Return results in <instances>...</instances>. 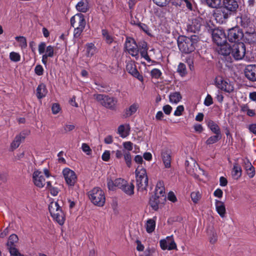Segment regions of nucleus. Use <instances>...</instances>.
<instances>
[{"label":"nucleus","instance_id":"79ce46f5","mask_svg":"<svg viewBox=\"0 0 256 256\" xmlns=\"http://www.w3.org/2000/svg\"><path fill=\"white\" fill-rule=\"evenodd\" d=\"M138 52H140V54L141 52H147L148 50V44L147 42L144 40L140 41L138 42Z\"/></svg>","mask_w":256,"mask_h":256},{"label":"nucleus","instance_id":"bf43d9fd","mask_svg":"<svg viewBox=\"0 0 256 256\" xmlns=\"http://www.w3.org/2000/svg\"><path fill=\"white\" fill-rule=\"evenodd\" d=\"M74 128L75 126L73 124H67L61 130V132L62 134H66L68 132L72 131Z\"/></svg>","mask_w":256,"mask_h":256},{"label":"nucleus","instance_id":"37998d69","mask_svg":"<svg viewBox=\"0 0 256 256\" xmlns=\"http://www.w3.org/2000/svg\"><path fill=\"white\" fill-rule=\"evenodd\" d=\"M190 197L192 202L196 204L201 198V194L199 191L193 192L190 194Z\"/></svg>","mask_w":256,"mask_h":256},{"label":"nucleus","instance_id":"603ef678","mask_svg":"<svg viewBox=\"0 0 256 256\" xmlns=\"http://www.w3.org/2000/svg\"><path fill=\"white\" fill-rule=\"evenodd\" d=\"M84 28H81L80 27H74V36L75 38H80V36L84 31Z\"/></svg>","mask_w":256,"mask_h":256},{"label":"nucleus","instance_id":"aec40b11","mask_svg":"<svg viewBox=\"0 0 256 256\" xmlns=\"http://www.w3.org/2000/svg\"><path fill=\"white\" fill-rule=\"evenodd\" d=\"M246 42L252 44L256 42V32L253 27H250V30H248L243 37Z\"/></svg>","mask_w":256,"mask_h":256},{"label":"nucleus","instance_id":"c9c22d12","mask_svg":"<svg viewBox=\"0 0 256 256\" xmlns=\"http://www.w3.org/2000/svg\"><path fill=\"white\" fill-rule=\"evenodd\" d=\"M118 133L122 138H124L130 134L129 128L128 130H126L124 126V124H121L118 127Z\"/></svg>","mask_w":256,"mask_h":256},{"label":"nucleus","instance_id":"f257e3e1","mask_svg":"<svg viewBox=\"0 0 256 256\" xmlns=\"http://www.w3.org/2000/svg\"><path fill=\"white\" fill-rule=\"evenodd\" d=\"M238 8L236 0H223L221 7L217 8L214 13V16L220 24L226 22L232 16L236 14Z\"/></svg>","mask_w":256,"mask_h":256},{"label":"nucleus","instance_id":"338daca9","mask_svg":"<svg viewBox=\"0 0 256 256\" xmlns=\"http://www.w3.org/2000/svg\"><path fill=\"white\" fill-rule=\"evenodd\" d=\"M82 148L84 152H86L87 154H90V152L92 151L90 147L89 146L86 144L83 143L82 145Z\"/></svg>","mask_w":256,"mask_h":256},{"label":"nucleus","instance_id":"9b49d317","mask_svg":"<svg viewBox=\"0 0 256 256\" xmlns=\"http://www.w3.org/2000/svg\"><path fill=\"white\" fill-rule=\"evenodd\" d=\"M124 48L125 51L134 57H138V44L135 40L131 37H126Z\"/></svg>","mask_w":256,"mask_h":256},{"label":"nucleus","instance_id":"a878e982","mask_svg":"<svg viewBox=\"0 0 256 256\" xmlns=\"http://www.w3.org/2000/svg\"><path fill=\"white\" fill-rule=\"evenodd\" d=\"M76 7L78 12L85 13L89 9L88 2L87 0H81L76 4Z\"/></svg>","mask_w":256,"mask_h":256},{"label":"nucleus","instance_id":"49530a36","mask_svg":"<svg viewBox=\"0 0 256 256\" xmlns=\"http://www.w3.org/2000/svg\"><path fill=\"white\" fill-rule=\"evenodd\" d=\"M127 181L122 178H118L115 180V186L122 190L125 184H126Z\"/></svg>","mask_w":256,"mask_h":256},{"label":"nucleus","instance_id":"7ed1b4c3","mask_svg":"<svg viewBox=\"0 0 256 256\" xmlns=\"http://www.w3.org/2000/svg\"><path fill=\"white\" fill-rule=\"evenodd\" d=\"M48 210L54 220L62 226L66 220V214L58 202H52L48 205Z\"/></svg>","mask_w":256,"mask_h":256},{"label":"nucleus","instance_id":"f704fd0d","mask_svg":"<svg viewBox=\"0 0 256 256\" xmlns=\"http://www.w3.org/2000/svg\"><path fill=\"white\" fill-rule=\"evenodd\" d=\"M176 72L180 76H185L188 74L186 64L182 62L179 63Z\"/></svg>","mask_w":256,"mask_h":256},{"label":"nucleus","instance_id":"c756f323","mask_svg":"<svg viewBox=\"0 0 256 256\" xmlns=\"http://www.w3.org/2000/svg\"><path fill=\"white\" fill-rule=\"evenodd\" d=\"M208 128L214 134H222L220 126L214 121L210 120L208 124Z\"/></svg>","mask_w":256,"mask_h":256},{"label":"nucleus","instance_id":"473e14b6","mask_svg":"<svg viewBox=\"0 0 256 256\" xmlns=\"http://www.w3.org/2000/svg\"><path fill=\"white\" fill-rule=\"evenodd\" d=\"M222 134H215L214 136H210L206 142L207 145H210L215 144L221 140Z\"/></svg>","mask_w":256,"mask_h":256},{"label":"nucleus","instance_id":"e433bc0d","mask_svg":"<svg viewBox=\"0 0 256 256\" xmlns=\"http://www.w3.org/2000/svg\"><path fill=\"white\" fill-rule=\"evenodd\" d=\"M86 48L87 56H92L94 54L96 48L93 43H88Z\"/></svg>","mask_w":256,"mask_h":256},{"label":"nucleus","instance_id":"4468645a","mask_svg":"<svg viewBox=\"0 0 256 256\" xmlns=\"http://www.w3.org/2000/svg\"><path fill=\"white\" fill-rule=\"evenodd\" d=\"M62 174L66 183L69 186H74L77 180V176L74 172L69 168H65L62 170Z\"/></svg>","mask_w":256,"mask_h":256},{"label":"nucleus","instance_id":"052dcab7","mask_svg":"<svg viewBox=\"0 0 256 256\" xmlns=\"http://www.w3.org/2000/svg\"><path fill=\"white\" fill-rule=\"evenodd\" d=\"M184 111V106L182 105L178 106L175 110L174 114L175 116H180L182 115V112Z\"/></svg>","mask_w":256,"mask_h":256},{"label":"nucleus","instance_id":"9d476101","mask_svg":"<svg viewBox=\"0 0 256 256\" xmlns=\"http://www.w3.org/2000/svg\"><path fill=\"white\" fill-rule=\"evenodd\" d=\"M231 50L232 56L236 60H241L246 55V46L242 42H236L232 44Z\"/></svg>","mask_w":256,"mask_h":256},{"label":"nucleus","instance_id":"680f3d73","mask_svg":"<svg viewBox=\"0 0 256 256\" xmlns=\"http://www.w3.org/2000/svg\"><path fill=\"white\" fill-rule=\"evenodd\" d=\"M186 164V172L188 174H190V175H193V174H196L194 168H191V166L189 165L188 161L186 160V164Z\"/></svg>","mask_w":256,"mask_h":256},{"label":"nucleus","instance_id":"4be33fe9","mask_svg":"<svg viewBox=\"0 0 256 256\" xmlns=\"http://www.w3.org/2000/svg\"><path fill=\"white\" fill-rule=\"evenodd\" d=\"M215 206L216 211L221 218H224L226 213L224 204L223 202L216 200Z\"/></svg>","mask_w":256,"mask_h":256},{"label":"nucleus","instance_id":"5701e85b","mask_svg":"<svg viewBox=\"0 0 256 256\" xmlns=\"http://www.w3.org/2000/svg\"><path fill=\"white\" fill-rule=\"evenodd\" d=\"M217 50L219 54L224 56H227L232 54V46H230L227 43L219 45Z\"/></svg>","mask_w":256,"mask_h":256},{"label":"nucleus","instance_id":"de8ad7c7","mask_svg":"<svg viewBox=\"0 0 256 256\" xmlns=\"http://www.w3.org/2000/svg\"><path fill=\"white\" fill-rule=\"evenodd\" d=\"M10 58L12 62H18L20 60V56L18 52H12L10 54Z\"/></svg>","mask_w":256,"mask_h":256},{"label":"nucleus","instance_id":"412c9836","mask_svg":"<svg viewBox=\"0 0 256 256\" xmlns=\"http://www.w3.org/2000/svg\"><path fill=\"white\" fill-rule=\"evenodd\" d=\"M27 134H28V133L22 132L19 134L16 135L10 144V148L11 150H14L20 146L21 142L24 140L26 135Z\"/></svg>","mask_w":256,"mask_h":256},{"label":"nucleus","instance_id":"4d7b16f0","mask_svg":"<svg viewBox=\"0 0 256 256\" xmlns=\"http://www.w3.org/2000/svg\"><path fill=\"white\" fill-rule=\"evenodd\" d=\"M168 250H176L177 246L174 242V239L170 238V240H168Z\"/></svg>","mask_w":256,"mask_h":256},{"label":"nucleus","instance_id":"09e8293b","mask_svg":"<svg viewBox=\"0 0 256 256\" xmlns=\"http://www.w3.org/2000/svg\"><path fill=\"white\" fill-rule=\"evenodd\" d=\"M10 253L13 256H23L14 246H8Z\"/></svg>","mask_w":256,"mask_h":256},{"label":"nucleus","instance_id":"a19ab883","mask_svg":"<svg viewBox=\"0 0 256 256\" xmlns=\"http://www.w3.org/2000/svg\"><path fill=\"white\" fill-rule=\"evenodd\" d=\"M18 240V236L16 234H11L8 238V240L7 243L8 246H14V244L17 242Z\"/></svg>","mask_w":256,"mask_h":256},{"label":"nucleus","instance_id":"69168bd1","mask_svg":"<svg viewBox=\"0 0 256 256\" xmlns=\"http://www.w3.org/2000/svg\"><path fill=\"white\" fill-rule=\"evenodd\" d=\"M110 152L109 150H105L102 156V159L104 162H108L110 159Z\"/></svg>","mask_w":256,"mask_h":256},{"label":"nucleus","instance_id":"6ab92c4d","mask_svg":"<svg viewBox=\"0 0 256 256\" xmlns=\"http://www.w3.org/2000/svg\"><path fill=\"white\" fill-rule=\"evenodd\" d=\"M166 201V197L152 196L150 200V204L154 210H157L160 204H162Z\"/></svg>","mask_w":256,"mask_h":256},{"label":"nucleus","instance_id":"7c9ffc66","mask_svg":"<svg viewBox=\"0 0 256 256\" xmlns=\"http://www.w3.org/2000/svg\"><path fill=\"white\" fill-rule=\"evenodd\" d=\"M162 156L165 167L170 168L171 166V156L170 154L165 152L162 153Z\"/></svg>","mask_w":256,"mask_h":256},{"label":"nucleus","instance_id":"ea45409f","mask_svg":"<svg viewBox=\"0 0 256 256\" xmlns=\"http://www.w3.org/2000/svg\"><path fill=\"white\" fill-rule=\"evenodd\" d=\"M154 196H162L166 197L165 195V192H164V188L162 186H158V184L156 186V189H155V193Z\"/></svg>","mask_w":256,"mask_h":256},{"label":"nucleus","instance_id":"39448f33","mask_svg":"<svg viewBox=\"0 0 256 256\" xmlns=\"http://www.w3.org/2000/svg\"><path fill=\"white\" fill-rule=\"evenodd\" d=\"M137 190L143 192L146 190L148 185V177L146 170L138 166L135 171Z\"/></svg>","mask_w":256,"mask_h":256},{"label":"nucleus","instance_id":"c85d7f7f","mask_svg":"<svg viewBox=\"0 0 256 256\" xmlns=\"http://www.w3.org/2000/svg\"><path fill=\"white\" fill-rule=\"evenodd\" d=\"M240 24L244 28L252 27V24L250 17L247 14H242L240 16Z\"/></svg>","mask_w":256,"mask_h":256},{"label":"nucleus","instance_id":"2f4dec72","mask_svg":"<svg viewBox=\"0 0 256 256\" xmlns=\"http://www.w3.org/2000/svg\"><path fill=\"white\" fill-rule=\"evenodd\" d=\"M170 101L172 103L178 104L182 98L180 92H174L170 93L169 96Z\"/></svg>","mask_w":256,"mask_h":256},{"label":"nucleus","instance_id":"f3484780","mask_svg":"<svg viewBox=\"0 0 256 256\" xmlns=\"http://www.w3.org/2000/svg\"><path fill=\"white\" fill-rule=\"evenodd\" d=\"M127 72L134 77L136 78L141 82H144V77L136 69V66L132 62L127 64L126 66Z\"/></svg>","mask_w":256,"mask_h":256},{"label":"nucleus","instance_id":"6e6552de","mask_svg":"<svg viewBox=\"0 0 256 256\" xmlns=\"http://www.w3.org/2000/svg\"><path fill=\"white\" fill-rule=\"evenodd\" d=\"M207 25L206 27H208V32L211 34L212 40L215 44L219 46L226 43L227 36L224 30L219 28H213L210 27L208 24Z\"/></svg>","mask_w":256,"mask_h":256},{"label":"nucleus","instance_id":"72a5a7b5","mask_svg":"<svg viewBox=\"0 0 256 256\" xmlns=\"http://www.w3.org/2000/svg\"><path fill=\"white\" fill-rule=\"evenodd\" d=\"M156 228V220L154 219H148L146 224V231L148 233L152 232Z\"/></svg>","mask_w":256,"mask_h":256},{"label":"nucleus","instance_id":"f8f14e48","mask_svg":"<svg viewBox=\"0 0 256 256\" xmlns=\"http://www.w3.org/2000/svg\"><path fill=\"white\" fill-rule=\"evenodd\" d=\"M202 18L200 17H196L189 20L187 24L186 30L188 32L198 33L202 26Z\"/></svg>","mask_w":256,"mask_h":256},{"label":"nucleus","instance_id":"864d4df0","mask_svg":"<svg viewBox=\"0 0 256 256\" xmlns=\"http://www.w3.org/2000/svg\"><path fill=\"white\" fill-rule=\"evenodd\" d=\"M46 55H47L50 58H52L54 56V46H48L46 48V52L45 54Z\"/></svg>","mask_w":256,"mask_h":256},{"label":"nucleus","instance_id":"3c124183","mask_svg":"<svg viewBox=\"0 0 256 256\" xmlns=\"http://www.w3.org/2000/svg\"><path fill=\"white\" fill-rule=\"evenodd\" d=\"M136 25L138 26L146 34L148 35L150 34L149 32V28L146 24L139 22L138 23L136 24Z\"/></svg>","mask_w":256,"mask_h":256},{"label":"nucleus","instance_id":"ddd939ff","mask_svg":"<svg viewBox=\"0 0 256 256\" xmlns=\"http://www.w3.org/2000/svg\"><path fill=\"white\" fill-rule=\"evenodd\" d=\"M216 84L218 88L226 92L230 93L234 90V86L222 78H216Z\"/></svg>","mask_w":256,"mask_h":256},{"label":"nucleus","instance_id":"b1692460","mask_svg":"<svg viewBox=\"0 0 256 256\" xmlns=\"http://www.w3.org/2000/svg\"><path fill=\"white\" fill-rule=\"evenodd\" d=\"M139 106L137 103H134L132 105H130L128 108H126L124 110L123 117L124 118H127L134 114H135L137 110H138Z\"/></svg>","mask_w":256,"mask_h":256},{"label":"nucleus","instance_id":"f03ea898","mask_svg":"<svg viewBox=\"0 0 256 256\" xmlns=\"http://www.w3.org/2000/svg\"><path fill=\"white\" fill-rule=\"evenodd\" d=\"M199 40V37L196 35L190 37L182 36L178 40V48L182 53H191L196 50Z\"/></svg>","mask_w":256,"mask_h":256},{"label":"nucleus","instance_id":"2eb2a0df","mask_svg":"<svg viewBox=\"0 0 256 256\" xmlns=\"http://www.w3.org/2000/svg\"><path fill=\"white\" fill-rule=\"evenodd\" d=\"M71 26L74 28L76 23H78V26L81 28H85L86 25V20L84 16L82 13H78L72 16L70 20Z\"/></svg>","mask_w":256,"mask_h":256},{"label":"nucleus","instance_id":"4c0bfd02","mask_svg":"<svg viewBox=\"0 0 256 256\" xmlns=\"http://www.w3.org/2000/svg\"><path fill=\"white\" fill-rule=\"evenodd\" d=\"M102 34L105 38V40L107 44H111L113 42L114 38L112 36L109 34L107 30L102 29Z\"/></svg>","mask_w":256,"mask_h":256},{"label":"nucleus","instance_id":"c03bdc74","mask_svg":"<svg viewBox=\"0 0 256 256\" xmlns=\"http://www.w3.org/2000/svg\"><path fill=\"white\" fill-rule=\"evenodd\" d=\"M246 164H248L249 166H250L248 168V170L246 171L247 174L250 178H252L255 175V168L252 166V164L250 163L248 160H247Z\"/></svg>","mask_w":256,"mask_h":256},{"label":"nucleus","instance_id":"423d86ee","mask_svg":"<svg viewBox=\"0 0 256 256\" xmlns=\"http://www.w3.org/2000/svg\"><path fill=\"white\" fill-rule=\"evenodd\" d=\"M88 196L91 202L98 206H102L106 202L104 192L99 187H95L88 192Z\"/></svg>","mask_w":256,"mask_h":256},{"label":"nucleus","instance_id":"e2e57ef3","mask_svg":"<svg viewBox=\"0 0 256 256\" xmlns=\"http://www.w3.org/2000/svg\"><path fill=\"white\" fill-rule=\"evenodd\" d=\"M60 110V105L58 103H54L52 106V110L53 114H57Z\"/></svg>","mask_w":256,"mask_h":256},{"label":"nucleus","instance_id":"13d9d810","mask_svg":"<svg viewBox=\"0 0 256 256\" xmlns=\"http://www.w3.org/2000/svg\"><path fill=\"white\" fill-rule=\"evenodd\" d=\"M170 0H153V2L157 6L162 7L166 6Z\"/></svg>","mask_w":256,"mask_h":256},{"label":"nucleus","instance_id":"20e7f679","mask_svg":"<svg viewBox=\"0 0 256 256\" xmlns=\"http://www.w3.org/2000/svg\"><path fill=\"white\" fill-rule=\"evenodd\" d=\"M122 146L124 148L122 150H118L112 152H115L116 158L117 159H121L124 156L126 166L128 168H130L132 158L130 151L133 149V143L130 141L125 142L122 143Z\"/></svg>","mask_w":256,"mask_h":256},{"label":"nucleus","instance_id":"5fc2aeb1","mask_svg":"<svg viewBox=\"0 0 256 256\" xmlns=\"http://www.w3.org/2000/svg\"><path fill=\"white\" fill-rule=\"evenodd\" d=\"M204 104L206 106H209L213 104V99L210 94H207L204 99Z\"/></svg>","mask_w":256,"mask_h":256},{"label":"nucleus","instance_id":"58836bf2","mask_svg":"<svg viewBox=\"0 0 256 256\" xmlns=\"http://www.w3.org/2000/svg\"><path fill=\"white\" fill-rule=\"evenodd\" d=\"M16 40L20 43V46L22 49L26 48L28 44L26 38L23 36H17L15 38Z\"/></svg>","mask_w":256,"mask_h":256},{"label":"nucleus","instance_id":"393cba45","mask_svg":"<svg viewBox=\"0 0 256 256\" xmlns=\"http://www.w3.org/2000/svg\"><path fill=\"white\" fill-rule=\"evenodd\" d=\"M36 96L38 99H42L45 97L48 90L46 85L44 83L40 84L36 88Z\"/></svg>","mask_w":256,"mask_h":256},{"label":"nucleus","instance_id":"0eeeda50","mask_svg":"<svg viewBox=\"0 0 256 256\" xmlns=\"http://www.w3.org/2000/svg\"><path fill=\"white\" fill-rule=\"evenodd\" d=\"M94 98L103 106L110 110H115L118 100L114 97L102 94H94Z\"/></svg>","mask_w":256,"mask_h":256},{"label":"nucleus","instance_id":"0e129e2a","mask_svg":"<svg viewBox=\"0 0 256 256\" xmlns=\"http://www.w3.org/2000/svg\"><path fill=\"white\" fill-rule=\"evenodd\" d=\"M46 48L45 42H41L38 46V50L40 54H42L44 52L45 49Z\"/></svg>","mask_w":256,"mask_h":256},{"label":"nucleus","instance_id":"774afa93","mask_svg":"<svg viewBox=\"0 0 256 256\" xmlns=\"http://www.w3.org/2000/svg\"><path fill=\"white\" fill-rule=\"evenodd\" d=\"M168 199L173 202L177 201L176 197L172 192H169L168 195Z\"/></svg>","mask_w":256,"mask_h":256},{"label":"nucleus","instance_id":"a18cd8bd","mask_svg":"<svg viewBox=\"0 0 256 256\" xmlns=\"http://www.w3.org/2000/svg\"><path fill=\"white\" fill-rule=\"evenodd\" d=\"M162 72L158 68H154L150 72V76L152 78L158 79L162 76Z\"/></svg>","mask_w":256,"mask_h":256},{"label":"nucleus","instance_id":"cd10ccee","mask_svg":"<svg viewBox=\"0 0 256 256\" xmlns=\"http://www.w3.org/2000/svg\"><path fill=\"white\" fill-rule=\"evenodd\" d=\"M232 173L233 178L236 180L238 179L242 176V169L238 163L234 164Z\"/></svg>","mask_w":256,"mask_h":256},{"label":"nucleus","instance_id":"1a4fd4ad","mask_svg":"<svg viewBox=\"0 0 256 256\" xmlns=\"http://www.w3.org/2000/svg\"><path fill=\"white\" fill-rule=\"evenodd\" d=\"M244 36L243 31L238 26L233 27L228 31L227 38L231 42H240Z\"/></svg>","mask_w":256,"mask_h":256},{"label":"nucleus","instance_id":"a211bd4d","mask_svg":"<svg viewBox=\"0 0 256 256\" xmlns=\"http://www.w3.org/2000/svg\"><path fill=\"white\" fill-rule=\"evenodd\" d=\"M246 77L252 82L256 81V66L254 64L248 65L244 69Z\"/></svg>","mask_w":256,"mask_h":256},{"label":"nucleus","instance_id":"8fccbe9b","mask_svg":"<svg viewBox=\"0 0 256 256\" xmlns=\"http://www.w3.org/2000/svg\"><path fill=\"white\" fill-rule=\"evenodd\" d=\"M168 240H170V238L168 236L166 238V240L163 239L160 240V246L162 250H168Z\"/></svg>","mask_w":256,"mask_h":256},{"label":"nucleus","instance_id":"bb28decb","mask_svg":"<svg viewBox=\"0 0 256 256\" xmlns=\"http://www.w3.org/2000/svg\"><path fill=\"white\" fill-rule=\"evenodd\" d=\"M134 186L132 182L128 183L127 182L121 190L126 195L131 196L134 194Z\"/></svg>","mask_w":256,"mask_h":256},{"label":"nucleus","instance_id":"6e6d98bb","mask_svg":"<svg viewBox=\"0 0 256 256\" xmlns=\"http://www.w3.org/2000/svg\"><path fill=\"white\" fill-rule=\"evenodd\" d=\"M44 68L40 64H38L34 68V72L38 76H42L44 74Z\"/></svg>","mask_w":256,"mask_h":256},{"label":"nucleus","instance_id":"dca6fc26","mask_svg":"<svg viewBox=\"0 0 256 256\" xmlns=\"http://www.w3.org/2000/svg\"><path fill=\"white\" fill-rule=\"evenodd\" d=\"M32 180L34 185L39 188H42L45 185V179L42 174V172L38 170H36L34 172Z\"/></svg>","mask_w":256,"mask_h":256}]
</instances>
